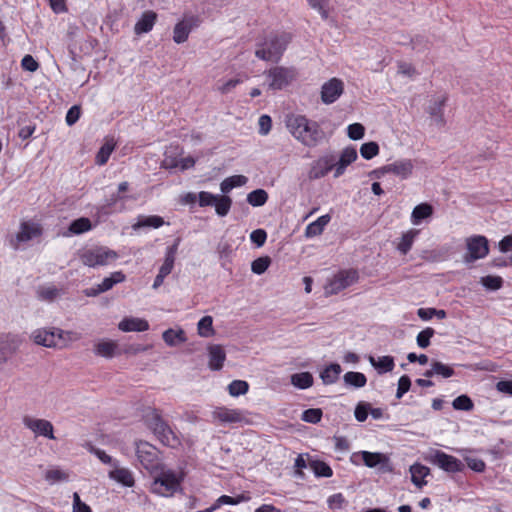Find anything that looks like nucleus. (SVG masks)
<instances>
[{"label": "nucleus", "mask_w": 512, "mask_h": 512, "mask_svg": "<svg viewBox=\"0 0 512 512\" xmlns=\"http://www.w3.org/2000/svg\"><path fill=\"white\" fill-rule=\"evenodd\" d=\"M291 383L299 389H307L313 385V376L309 372L295 373L291 376Z\"/></svg>", "instance_id": "33"}, {"label": "nucleus", "mask_w": 512, "mask_h": 512, "mask_svg": "<svg viewBox=\"0 0 512 512\" xmlns=\"http://www.w3.org/2000/svg\"><path fill=\"white\" fill-rule=\"evenodd\" d=\"M360 154L364 159L370 160L379 154V145L374 141L364 143L360 148Z\"/></svg>", "instance_id": "49"}, {"label": "nucleus", "mask_w": 512, "mask_h": 512, "mask_svg": "<svg viewBox=\"0 0 512 512\" xmlns=\"http://www.w3.org/2000/svg\"><path fill=\"white\" fill-rule=\"evenodd\" d=\"M480 283L488 290L496 291L502 288L503 279L500 276L487 275L481 278Z\"/></svg>", "instance_id": "45"}, {"label": "nucleus", "mask_w": 512, "mask_h": 512, "mask_svg": "<svg viewBox=\"0 0 512 512\" xmlns=\"http://www.w3.org/2000/svg\"><path fill=\"white\" fill-rule=\"evenodd\" d=\"M446 100L447 97L444 96L441 99L434 101L428 110L429 114L435 118V121L441 125H443L445 122L443 108L445 106Z\"/></svg>", "instance_id": "34"}, {"label": "nucleus", "mask_w": 512, "mask_h": 512, "mask_svg": "<svg viewBox=\"0 0 512 512\" xmlns=\"http://www.w3.org/2000/svg\"><path fill=\"white\" fill-rule=\"evenodd\" d=\"M310 466L317 477H331L333 475L332 468L324 461H312Z\"/></svg>", "instance_id": "43"}, {"label": "nucleus", "mask_w": 512, "mask_h": 512, "mask_svg": "<svg viewBox=\"0 0 512 512\" xmlns=\"http://www.w3.org/2000/svg\"><path fill=\"white\" fill-rule=\"evenodd\" d=\"M348 137L352 140H360L364 137L365 128L360 123L350 124L347 128Z\"/></svg>", "instance_id": "55"}, {"label": "nucleus", "mask_w": 512, "mask_h": 512, "mask_svg": "<svg viewBox=\"0 0 512 512\" xmlns=\"http://www.w3.org/2000/svg\"><path fill=\"white\" fill-rule=\"evenodd\" d=\"M411 379L408 375H402L398 381V388L396 392V398L401 399L405 393L410 390Z\"/></svg>", "instance_id": "57"}, {"label": "nucleus", "mask_w": 512, "mask_h": 512, "mask_svg": "<svg viewBox=\"0 0 512 512\" xmlns=\"http://www.w3.org/2000/svg\"><path fill=\"white\" fill-rule=\"evenodd\" d=\"M270 264H271L270 257H268V256L259 257L252 262L251 270L253 273L261 275L269 268Z\"/></svg>", "instance_id": "51"}, {"label": "nucleus", "mask_w": 512, "mask_h": 512, "mask_svg": "<svg viewBox=\"0 0 512 512\" xmlns=\"http://www.w3.org/2000/svg\"><path fill=\"white\" fill-rule=\"evenodd\" d=\"M119 255L106 246H94L79 252L80 261L88 267L107 266L116 261Z\"/></svg>", "instance_id": "6"}, {"label": "nucleus", "mask_w": 512, "mask_h": 512, "mask_svg": "<svg viewBox=\"0 0 512 512\" xmlns=\"http://www.w3.org/2000/svg\"><path fill=\"white\" fill-rule=\"evenodd\" d=\"M17 346L14 343H9L7 340L0 338V364L5 362L16 350Z\"/></svg>", "instance_id": "53"}, {"label": "nucleus", "mask_w": 512, "mask_h": 512, "mask_svg": "<svg viewBox=\"0 0 512 512\" xmlns=\"http://www.w3.org/2000/svg\"><path fill=\"white\" fill-rule=\"evenodd\" d=\"M341 371L342 369L339 364L332 363L320 373V377L324 384H333L338 380Z\"/></svg>", "instance_id": "29"}, {"label": "nucleus", "mask_w": 512, "mask_h": 512, "mask_svg": "<svg viewBox=\"0 0 512 512\" xmlns=\"http://www.w3.org/2000/svg\"><path fill=\"white\" fill-rule=\"evenodd\" d=\"M81 116V107L78 105L72 106L66 114V123L69 126L74 125Z\"/></svg>", "instance_id": "62"}, {"label": "nucleus", "mask_w": 512, "mask_h": 512, "mask_svg": "<svg viewBox=\"0 0 512 512\" xmlns=\"http://www.w3.org/2000/svg\"><path fill=\"white\" fill-rule=\"evenodd\" d=\"M90 451L95 454L97 456V458L104 464H110L112 465L113 467H117L118 466V461L116 460H113V458L106 454L105 451L99 449V448H95V447H91Z\"/></svg>", "instance_id": "58"}, {"label": "nucleus", "mask_w": 512, "mask_h": 512, "mask_svg": "<svg viewBox=\"0 0 512 512\" xmlns=\"http://www.w3.org/2000/svg\"><path fill=\"white\" fill-rule=\"evenodd\" d=\"M114 148V143L106 142L103 144L96 155V163L98 165L106 164Z\"/></svg>", "instance_id": "46"}, {"label": "nucleus", "mask_w": 512, "mask_h": 512, "mask_svg": "<svg viewBox=\"0 0 512 512\" xmlns=\"http://www.w3.org/2000/svg\"><path fill=\"white\" fill-rule=\"evenodd\" d=\"M413 167L414 166L412 161L409 159H405L387 164L380 168L379 170L374 171V173L377 174V177H379L380 174L393 173L405 179L412 174Z\"/></svg>", "instance_id": "17"}, {"label": "nucleus", "mask_w": 512, "mask_h": 512, "mask_svg": "<svg viewBox=\"0 0 512 512\" xmlns=\"http://www.w3.org/2000/svg\"><path fill=\"white\" fill-rule=\"evenodd\" d=\"M435 330L431 327H427L418 333L416 341L420 348H427L430 345V340L434 336Z\"/></svg>", "instance_id": "52"}, {"label": "nucleus", "mask_w": 512, "mask_h": 512, "mask_svg": "<svg viewBox=\"0 0 512 512\" xmlns=\"http://www.w3.org/2000/svg\"><path fill=\"white\" fill-rule=\"evenodd\" d=\"M250 239L257 247H262L267 239V233L264 229H256L250 234Z\"/></svg>", "instance_id": "60"}, {"label": "nucleus", "mask_w": 512, "mask_h": 512, "mask_svg": "<svg viewBox=\"0 0 512 512\" xmlns=\"http://www.w3.org/2000/svg\"><path fill=\"white\" fill-rule=\"evenodd\" d=\"M117 348L118 345L116 342L112 340H103L95 345L94 352L98 356L112 358L116 354Z\"/></svg>", "instance_id": "26"}, {"label": "nucleus", "mask_w": 512, "mask_h": 512, "mask_svg": "<svg viewBox=\"0 0 512 512\" xmlns=\"http://www.w3.org/2000/svg\"><path fill=\"white\" fill-rule=\"evenodd\" d=\"M411 481L418 488H422L427 484L425 477L430 474V469L420 463H415L410 467Z\"/></svg>", "instance_id": "23"}, {"label": "nucleus", "mask_w": 512, "mask_h": 512, "mask_svg": "<svg viewBox=\"0 0 512 512\" xmlns=\"http://www.w3.org/2000/svg\"><path fill=\"white\" fill-rule=\"evenodd\" d=\"M248 178L244 175H233L222 181L220 189L222 193H228L235 187L243 186L247 183Z\"/></svg>", "instance_id": "30"}, {"label": "nucleus", "mask_w": 512, "mask_h": 512, "mask_svg": "<svg viewBox=\"0 0 512 512\" xmlns=\"http://www.w3.org/2000/svg\"><path fill=\"white\" fill-rule=\"evenodd\" d=\"M123 332H143L149 329V323L145 319L126 317L118 325Z\"/></svg>", "instance_id": "21"}, {"label": "nucleus", "mask_w": 512, "mask_h": 512, "mask_svg": "<svg viewBox=\"0 0 512 512\" xmlns=\"http://www.w3.org/2000/svg\"><path fill=\"white\" fill-rule=\"evenodd\" d=\"M334 167V156L325 155L313 161L308 171L309 180H317L326 176Z\"/></svg>", "instance_id": "14"}, {"label": "nucleus", "mask_w": 512, "mask_h": 512, "mask_svg": "<svg viewBox=\"0 0 512 512\" xmlns=\"http://www.w3.org/2000/svg\"><path fill=\"white\" fill-rule=\"evenodd\" d=\"M412 49L417 52H423L429 49V40L422 35H416L411 39Z\"/></svg>", "instance_id": "56"}, {"label": "nucleus", "mask_w": 512, "mask_h": 512, "mask_svg": "<svg viewBox=\"0 0 512 512\" xmlns=\"http://www.w3.org/2000/svg\"><path fill=\"white\" fill-rule=\"evenodd\" d=\"M467 252L463 256L465 263H473L489 254V243L485 236L473 235L465 240Z\"/></svg>", "instance_id": "7"}, {"label": "nucleus", "mask_w": 512, "mask_h": 512, "mask_svg": "<svg viewBox=\"0 0 512 512\" xmlns=\"http://www.w3.org/2000/svg\"><path fill=\"white\" fill-rule=\"evenodd\" d=\"M209 355V368L213 371L222 369L224 361L226 359V353L224 348L218 344H212L208 346Z\"/></svg>", "instance_id": "19"}, {"label": "nucleus", "mask_w": 512, "mask_h": 512, "mask_svg": "<svg viewBox=\"0 0 512 512\" xmlns=\"http://www.w3.org/2000/svg\"><path fill=\"white\" fill-rule=\"evenodd\" d=\"M249 390V384L244 380H233L228 385V392L232 397H239L244 395Z\"/></svg>", "instance_id": "42"}, {"label": "nucleus", "mask_w": 512, "mask_h": 512, "mask_svg": "<svg viewBox=\"0 0 512 512\" xmlns=\"http://www.w3.org/2000/svg\"><path fill=\"white\" fill-rule=\"evenodd\" d=\"M164 224V219L161 216L158 215H151L142 217L138 220L135 228L139 227H152V228H159Z\"/></svg>", "instance_id": "44"}, {"label": "nucleus", "mask_w": 512, "mask_h": 512, "mask_svg": "<svg viewBox=\"0 0 512 512\" xmlns=\"http://www.w3.org/2000/svg\"><path fill=\"white\" fill-rule=\"evenodd\" d=\"M465 460L467 462V466L471 470H473L475 472H478V473H481V472L485 471L486 464H485V462L482 459L467 457Z\"/></svg>", "instance_id": "63"}, {"label": "nucleus", "mask_w": 512, "mask_h": 512, "mask_svg": "<svg viewBox=\"0 0 512 512\" xmlns=\"http://www.w3.org/2000/svg\"><path fill=\"white\" fill-rule=\"evenodd\" d=\"M198 334L201 337H211L215 331L213 328V318L211 316H204L200 319L197 325Z\"/></svg>", "instance_id": "39"}, {"label": "nucleus", "mask_w": 512, "mask_h": 512, "mask_svg": "<svg viewBox=\"0 0 512 512\" xmlns=\"http://www.w3.org/2000/svg\"><path fill=\"white\" fill-rule=\"evenodd\" d=\"M433 213V208L428 203H421L417 205L411 214V221L413 224L418 225L423 219L430 217Z\"/></svg>", "instance_id": "27"}, {"label": "nucleus", "mask_w": 512, "mask_h": 512, "mask_svg": "<svg viewBox=\"0 0 512 512\" xmlns=\"http://www.w3.org/2000/svg\"><path fill=\"white\" fill-rule=\"evenodd\" d=\"M418 233V230L411 229L402 235L400 242L397 245V249L401 254L405 255L410 251Z\"/></svg>", "instance_id": "31"}, {"label": "nucleus", "mask_w": 512, "mask_h": 512, "mask_svg": "<svg viewBox=\"0 0 512 512\" xmlns=\"http://www.w3.org/2000/svg\"><path fill=\"white\" fill-rule=\"evenodd\" d=\"M291 41L292 34L289 32H271L257 43L255 56L263 61L278 63Z\"/></svg>", "instance_id": "2"}, {"label": "nucleus", "mask_w": 512, "mask_h": 512, "mask_svg": "<svg viewBox=\"0 0 512 512\" xmlns=\"http://www.w3.org/2000/svg\"><path fill=\"white\" fill-rule=\"evenodd\" d=\"M358 272L354 269L341 270L329 281L325 287L327 294H337L357 282Z\"/></svg>", "instance_id": "9"}, {"label": "nucleus", "mask_w": 512, "mask_h": 512, "mask_svg": "<svg viewBox=\"0 0 512 512\" xmlns=\"http://www.w3.org/2000/svg\"><path fill=\"white\" fill-rule=\"evenodd\" d=\"M286 126L292 136L302 145L315 148L324 142L326 134L320 124L308 119L304 115H292L288 117Z\"/></svg>", "instance_id": "1"}, {"label": "nucleus", "mask_w": 512, "mask_h": 512, "mask_svg": "<svg viewBox=\"0 0 512 512\" xmlns=\"http://www.w3.org/2000/svg\"><path fill=\"white\" fill-rule=\"evenodd\" d=\"M330 220H331V216L329 214L320 216L317 220L310 223L306 227L305 236L308 238H312V237L321 235L324 231V228L328 225Z\"/></svg>", "instance_id": "24"}, {"label": "nucleus", "mask_w": 512, "mask_h": 512, "mask_svg": "<svg viewBox=\"0 0 512 512\" xmlns=\"http://www.w3.org/2000/svg\"><path fill=\"white\" fill-rule=\"evenodd\" d=\"M268 200V193L264 189H256L247 195V202L254 206H263Z\"/></svg>", "instance_id": "40"}, {"label": "nucleus", "mask_w": 512, "mask_h": 512, "mask_svg": "<svg viewBox=\"0 0 512 512\" xmlns=\"http://www.w3.org/2000/svg\"><path fill=\"white\" fill-rule=\"evenodd\" d=\"M145 426L163 445L176 448L181 445V440L173 431L166 420L163 419L160 411L156 408H148L143 414Z\"/></svg>", "instance_id": "3"}, {"label": "nucleus", "mask_w": 512, "mask_h": 512, "mask_svg": "<svg viewBox=\"0 0 512 512\" xmlns=\"http://www.w3.org/2000/svg\"><path fill=\"white\" fill-rule=\"evenodd\" d=\"M427 459L431 464L449 473L461 472L464 469L461 460L441 450L433 451Z\"/></svg>", "instance_id": "10"}, {"label": "nucleus", "mask_w": 512, "mask_h": 512, "mask_svg": "<svg viewBox=\"0 0 512 512\" xmlns=\"http://www.w3.org/2000/svg\"><path fill=\"white\" fill-rule=\"evenodd\" d=\"M156 19L157 14L154 11H145L134 26L135 34L141 35L150 32L156 22Z\"/></svg>", "instance_id": "20"}, {"label": "nucleus", "mask_w": 512, "mask_h": 512, "mask_svg": "<svg viewBox=\"0 0 512 512\" xmlns=\"http://www.w3.org/2000/svg\"><path fill=\"white\" fill-rule=\"evenodd\" d=\"M357 151L354 147L348 146L342 150L338 162H334V177L338 178L344 174L346 168L357 159Z\"/></svg>", "instance_id": "18"}, {"label": "nucleus", "mask_w": 512, "mask_h": 512, "mask_svg": "<svg viewBox=\"0 0 512 512\" xmlns=\"http://www.w3.org/2000/svg\"><path fill=\"white\" fill-rule=\"evenodd\" d=\"M126 279L122 271H116L105 277L100 284H98V291L106 292L113 288L114 285L124 282Z\"/></svg>", "instance_id": "28"}, {"label": "nucleus", "mask_w": 512, "mask_h": 512, "mask_svg": "<svg viewBox=\"0 0 512 512\" xmlns=\"http://www.w3.org/2000/svg\"><path fill=\"white\" fill-rule=\"evenodd\" d=\"M269 79V89L282 90L290 85L297 77V72L292 67L275 66L266 72Z\"/></svg>", "instance_id": "8"}, {"label": "nucleus", "mask_w": 512, "mask_h": 512, "mask_svg": "<svg viewBox=\"0 0 512 512\" xmlns=\"http://www.w3.org/2000/svg\"><path fill=\"white\" fill-rule=\"evenodd\" d=\"M344 84L338 78H332L321 87V100L324 104L334 103L343 93Z\"/></svg>", "instance_id": "15"}, {"label": "nucleus", "mask_w": 512, "mask_h": 512, "mask_svg": "<svg viewBox=\"0 0 512 512\" xmlns=\"http://www.w3.org/2000/svg\"><path fill=\"white\" fill-rule=\"evenodd\" d=\"M369 360L375 368L379 369L380 373L390 372L395 366L394 358L392 356H382L379 357L377 361L371 356Z\"/></svg>", "instance_id": "32"}, {"label": "nucleus", "mask_w": 512, "mask_h": 512, "mask_svg": "<svg viewBox=\"0 0 512 512\" xmlns=\"http://www.w3.org/2000/svg\"><path fill=\"white\" fill-rule=\"evenodd\" d=\"M92 229V223L89 218L81 217L73 220L69 225V231L72 234L79 235Z\"/></svg>", "instance_id": "35"}, {"label": "nucleus", "mask_w": 512, "mask_h": 512, "mask_svg": "<svg viewBox=\"0 0 512 512\" xmlns=\"http://www.w3.org/2000/svg\"><path fill=\"white\" fill-rule=\"evenodd\" d=\"M108 474L109 478L122 484L125 487H133L135 485V479L132 472L128 468L114 467Z\"/></svg>", "instance_id": "22"}, {"label": "nucleus", "mask_w": 512, "mask_h": 512, "mask_svg": "<svg viewBox=\"0 0 512 512\" xmlns=\"http://www.w3.org/2000/svg\"><path fill=\"white\" fill-rule=\"evenodd\" d=\"M370 404L360 402L355 408V418L359 422H364L369 414Z\"/></svg>", "instance_id": "61"}, {"label": "nucleus", "mask_w": 512, "mask_h": 512, "mask_svg": "<svg viewBox=\"0 0 512 512\" xmlns=\"http://www.w3.org/2000/svg\"><path fill=\"white\" fill-rule=\"evenodd\" d=\"M42 234V228L38 224L22 222L20 230L16 234L15 239L11 240V245L14 249L19 248V244L22 242H28L35 237Z\"/></svg>", "instance_id": "16"}, {"label": "nucleus", "mask_w": 512, "mask_h": 512, "mask_svg": "<svg viewBox=\"0 0 512 512\" xmlns=\"http://www.w3.org/2000/svg\"><path fill=\"white\" fill-rule=\"evenodd\" d=\"M34 342L49 348H65L69 342L79 339L77 333L59 328L38 329L33 333Z\"/></svg>", "instance_id": "5"}, {"label": "nucleus", "mask_w": 512, "mask_h": 512, "mask_svg": "<svg viewBox=\"0 0 512 512\" xmlns=\"http://www.w3.org/2000/svg\"><path fill=\"white\" fill-rule=\"evenodd\" d=\"M362 460L367 467L373 468L387 461V457L382 453L362 451Z\"/></svg>", "instance_id": "36"}, {"label": "nucleus", "mask_w": 512, "mask_h": 512, "mask_svg": "<svg viewBox=\"0 0 512 512\" xmlns=\"http://www.w3.org/2000/svg\"><path fill=\"white\" fill-rule=\"evenodd\" d=\"M452 406L455 410L471 411L474 408V403L469 396L463 394L453 400Z\"/></svg>", "instance_id": "47"}, {"label": "nucleus", "mask_w": 512, "mask_h": 512, "mask_svg": "<svg viewBox=\"0 0 512 512\" xmlns=\"http://www.w3.org/2000/svg\"><path fill=\"white\" fill-rule=\"evenodd\" d=\"M344 382L346 385L355 387V388H361L364 387L367 383L366 376L361 372H347L344 375Z\"/></svg>", "instance_id": "37"}, {"label": "nucleus", "mask_w": 512, "mask_h": 512, "mask_svg": "<svg viewBox=\"0 0 512 512\" xmlns=\"http://www.w3.org/2000/svg\"><path fill=\"white\" fill-rule=\"evenodd\" d=\"M211 418L213 422L221 425L242 423L246 419L243 410L226 406L215 407L211 412Z\"/></svg>", "instance_id": "11"}, {"label": "nucleus", "mask_w": 512, "mask_h": 512, "mask_svg": "<svg viewBox=\"0 0 512 512\" xmlns=\"http://www.w3.org/2000/svg\"><path fill=\"white\" fill-rule=\"evenodd\" d=\"M136 455L142 466L151 470L157 466V449L146 441H140L136 444Z\"/></svg>", "instance_id": "12"}, {"label": "nucleus", "mask_w": 512, "mask_h": 512, "mask_svg": "<svg viewBox=\"0 0 512 512\" xmlns=\"http://www.w3.org/2000/svg\"><path fill=\"white\" fill-rule=\"evenodd\" d=\"M162 338L164 342L170 346L174 347L178 344L184 343L187 340L186 334L183 329L174 330L172 328L167 329L163 332Z\"/></svg>", "instance_id": "25"}, {"label": "nucleus", "mask_w": 512, "mask_h": 512, "mask_svg": "<svg viewBox=\"0 0 512 512\" xmlns=\"http://www.w3.org/2000/svg\"><path fill=\"white\" fill-rule=\"evenodd\" d=\"M23 424L30 429L36 436H43L48 439H55L54 427L52 423L46 419H37L31 416L23 417Z\"/></svg>", "instance_id": "13"}, {"label": "nucleus", "mask_w": 512, "mask_h": 512, "mask_svg": "<svg viewBox=\"0 0 512 512\" xmlns=\"http://www.w3.org/2000/svg\"><path fill=\"white\" fill-rule=\"evenodd\" d=\"M231 205L232 199L229 196L217 195V200L213 206H215L216 213L219 216L224 217L229 213Z\"/></svg>", "instance_id": "38"}, {"label": "nucleus", "mask_w": 512, "mask_h": 512, "mask_svg": "<svg viewBox=\"0 0 512 512\" xmlns=\"http://www.w3.org/2000/svg\"><path fill=\"white\" fill-rule=\"evenodd\" d=\"M217 200V195L210 192L201 191L198 194V202L200 207L213 206Z\"/></svg>", "instance_id": "59"}, {"label": "nucleus", "mask_w": 512, "mask_h": 512, "mask_svg": "<svg viewBox=\"0 0 512 512\" xmlns=\"http://www.w3.org/2000/svg\"><path fill=\"white\" fill-rule=\"evenodd\" d=\"M322 415L320 408H309L302 413L301 419L307 423L317 424L321 421Z\"/></svg>", "instance_id": "50"}, {"label": "nucleus", "mask_w": 512, "mask_h": 512, "mask_svg": "<svg viewBox=\"0 0 512 512\" xmlns=\"http://www.w3.org/2000/svg\"><path fill=\"white\" fill-rule=\"evenodd\" d=\"M433 371L436 372V375H440L443 378H449L455 374L451 366L443 364L440 361H433Z\"/></svg>", "instance_id": "54"}, {"label": "nucleus", "mask_w": 512, "mask_h": 512, "mask_svg": "<svg viewBox=\"0 0 512 512\" xmlns=\"http://www.w3.org/2000/svg\"><path fill=\"white\" fill-rule=\"evenodd\" d=\"M311 8L317 10L323 20L329 17V3L330 0H307Z\"/></svg>", "instance_id": "48"}, {"label": "nucleus", "mask_w": 512, "mask_h": 512, "mask_svg": "<svg viewBox=\"0 0 512 512\" xmlns=\"http://www.w3.org/2000/svg\"><path fill=\"white\" fill-rule=\"evenodd\" d=\"M190 31H191V29L186 23H184V22L177 23L173 30L174 42H176L177 44L185 42L188 39Z\"/></svg>", "instance_id": "41"}, {"label": "nucleus", "mask_w": 512, "mask_h": 512, "mask_svg": "<svg viewBox=\"0 0 512 512\" xmlns=\"http://www.w3.org/2000/svg\"><path fill=\"white\" fill-rule=\"evenodd\" d=\"M184 480L182 472L162 469L151 483L150 491L162 497H171L181 489Z\"/></svg>", "instance_id": "4"}, {"label": "nucleus", "mask_w": 512, "mask_h": 512, "mask_svg": "<svg viewBox=\"0 0 512 512\" xmlns=\"http://www.w3.org/2000/svg\"><path fill=\"white\" fill-rule=\"evenodd\" d=\"M73 512H92L91 508L81 501L76 492L73 494Z\"/></svg>", "instance_id": "64"}]
</instances>
